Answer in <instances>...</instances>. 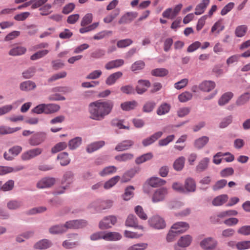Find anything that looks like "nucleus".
Listing matches in <instances>:
<instances>
[{"label": "nucleus", "instance_id": "72a5a7b5", "mask_svg": "<svg viewBox=\"0 0 250 250\" xmlns=\"http://www.w3.org/2000/svg\"><path fill=\"white\" fill-rule=\"evenodd\" d=\"M137 106L135 101H127L121 104V108L124 111H129L134 109Z\"/></svg>", "mask_w": 250, "mask_h": 250}, {"label": "nucleus", "instance_id": "f8f14e48", "mask_svg": "<svg viewBox=\"0 0 250 250\" xmlns=\"http://www.w3.org/2000/svg\"><path fill=\"white\" fill-rule=\"evenodd\" d=\"M133 141L131 140H125L118 143L115 149L117 151H123L130 149L134 145Z\"/></svg>", "mask_w": 250, "mask_h": 250}, {"label": "nucleus", "instance_id": "2f4dec72", "mask_svg": "<svg viewBox=\"0 0 250 250\" xmlns=\"http://www.w3.org/2000/svg\"><path fill=\"white\" fill-rule=\"evenodd\" d=\"M52 245V244L50 240L44 239L36 243L34 248L37 249L43 250L50 248Z\"/></svg>", "mask_w": 250, "mask_h": 250}, {"label": "nucleus", "instance_id": "69168bd1", "mask_svg": "<svg viewBox=\"0 0 250 250\" xmlns=\"http://www.w3.org/2000/svg\"><path fill=\"white\" fill-rule=\"evenodd\" d=\"M66 75L67 73L65 71H62L57 74H55L48 79V82L52 83L58 79L63 78L66 77Z\"/></svg>", "mask_w": 250, "mask_h": 250}, {"label": "nucleus", "instance_id": "3c124183", "mask_svg": "<svg viewBox=\"0 0 250 250\" xmlns=\"http://www.w3.org/2000/svg\"><path fill=\"white\" fill-rule=\"evenodd\" d=\"M120 12V11L119 8L116 9L111 14L107 15L104 19V21L106 23H110L119 15Z\"/></svg>", "mask_w": 250, "mask_h": 250}, {"label": "nucleus", "instance_id": "7ed1b4c3", "mask_svg": "<svg viewBox=\"0 0 250 250\" xmlns=\"http://www.w3.org/2000/svg\"><path fill=\"white\" fill-rule=\"evenodd\" d=\"M46 138V134L43 132H35L28 139V142L31 146H35L41 145Z\"/></svg>", "mask_w": 250, "mask_h": 250}, {"label": "nucleus", "instance_id": "bf43d9fd", "mask_svg": "<svg viewBox=\"0 0 250 250\" xmlns=\"http://www.w3.org/2000/svg\"><path fill=\"white\" fill-rule=\"evenodd\" d=\"M156 106L154 102L149 101L146 102L143 106V111L144 112L149 113L153 111Z\"/></svg>", "mask_w": 250, "mask_h": 250}, {"label": "nucleus", "instance_id": "1a4fd4ad", "mask_svg": "<svg viewBox=\"0 0 250 250\" xmlns=\"http://www.w3.org/2000/svg\"><path fill=\"white\" fill-rule=\"evenodd\" d=\"M122 235L118 232L104 231L103 239L107 241H116L122 239Z\"/></svg>", "mask_w": 250, "mask_h": 250}, {"label": "nucleus", "instance_id": "c03bdc74", "mask_svg": "<svg viewBox=\"0 0 250 250\" xmlns=\"http://www.w3.org/2000/svg\"><path fill=\"white\" fill-rule=\"evenodd\" d=\"M22 205L21 201L13 200L7 203V207L10 210H16L20 208Z\"/></svg>", "mask_w": 250, "mask_h": 250}, {"label": "nucleus", "instance_id": "603ef678", "mask_svg": "<svg viewBox=\"0 0 250 250\" xmlns=\"http://www.w3.org/2000/svg\"><path fill=\"white\" fill-rule=\"evenodd\" d=\"M134 211L138 216L141 219L146 220L147 219V216L145 212L142 207L141 206H137L135 207Z\"/></svg>", "mask_w": 250, "mask_h": 250}, {"label": "nucleus", "instance_id": "e2e57ef3", "mask_svg": "<svg viewBox=\"0 0 250 250\" xmlns=\"http://www.w3.org/2000/svg\"><path fill=\"white\" fill-rule=\"evenodd\" d=\"M148 244L146 243H137L129 247L127 250H145Z\"/></svg>", "mask_w": 250, "mask_h": 250}, {"label": "nucleus", "instance_id": "c85d7f7f", "mask_svg": "<svg viewBox=\"0 0 250 250\" xmlns=\"http://www.w3.org/2000/svg\"><path fill=\"white\" fill-rule=\"evenodd\" d=\"M209 138L204 136L199 138L194 141V146L195 148L200 149L204 147L208 142Z\"/></svg>", "mask_w": 250, "mask_h": 250}, {"label": "nucleus", "instance_id": "dca6fc26", "mask_svg": "<svg viewBox=\"0 0 250 250\" xmlns=\"http://www.w3.org/2000/svg\"><path fill=\"white\" fill-rule=\"evenodd\" d=\"M163 134V132L162 131L155 132L150 136L144 139L142 141V144L144 146H149L160 138L162 136Z\"/></svg>", "mask_w": 250, "mask_h": 250}, {"label": "nucleus", "instance_id": "9d476101", "mask_svg": "<svg viewBox=\"0 0 250 250\" xmlns=\"http://www.w3.org/2000/svg\"><path fill=\"white\" fill-rule=\"evenodd\" d=\"M36 87V83L30 80L22 82L19 85L20 89L24 92H29L34 90Z\"/></svg>", "mask_w": 250, "mask_h": 250}, {"label": "nucleus", "instance_id": "5701e85b", "mask_svg": "<svg viewBox=\"0 0 250 250\" xmlns=\"http://www.w3.org/2000/svg\"><path fill=\"white\" fill-rule=\"evenodd\" d=\"M215 86V83L211 81H205L199 85V89L204 92H209Z\"/></svg>", "mask_w": 250, "mask_h": 250}, {"label": "nucleus", "instance_id": "37998d69", "mask_svg": "<svg viewBox=\"0 0 250 250\" xmlns=\"http://www.w3.org/2000/svg\"><path fill=\"white\" fill-rule=\"evenodd\" d=\"M134 188L133 186H130L126 188L124 194L123 195V198L125 201H128L131 199L134 195L133 190Z\"/></svg>", "mask_w": 250, "mask_h": 250}, {"label": "nucleus", "instance_id": "cd10ccee", "mask_svg": "<svg viewBox=\"0 0 250 250\" xmlns=\"http://www.w3.org/2000/svg\"><path fill=\"white\" fill-rule=\"evenodd\" d=\"M209 3V0H202V1L196 6L194 14L196 15L203 14Z\"/></svg>", "mask_w": 250, "mask_h": 250}, {"label": "nucleus", "instance_id": "0eeeda50", "mask_svg": "<svg viewBox=\"0 0 250 250\" xmlns=\"http://www.w3.org/2000/svg\"><path fill=\"white\" fill-rule=\"evenodd\" d=\"M149 225L156 229H163L166 226L164 219L159 216H154L148 220Z\"/></svg>", "mask_w": 250, "mask_h": 250}, {"label": "nucleus", "instance_id": "aec40b11", "mask_svg": "<svg viewBox=\"0 0 250 250\" xmlns=\"http://www.w3.org/2000/svg\"><path fill=\"white\" fill-rule=\"evenodd\" d=\"M104 145L105 142L104 141L95 142L88 145L86 150L88 153H91L102 147Z\"/></svg>", "mask_w": 250, "mask_h": 250}, {"label": "nucleus", "instance_id": "a211bd4d", "mask_svg": "<svg viewBox=\"0 0 250 250\" xmlns=\"http://www.w3.org/2000/svg\"><path fill=\"white\" fill-rule=\"evenodd\" d=\"M192 241V237L189 234L184 235L180 237L177 241V244L182 248L189 246Z\"/></svg>", "mask_w": 250, "mask_h": 250}, {"label": "nucleus", "instance_id": "9b49d317", "mask_svg": "<svg viewBox=\"0 0 250 250\" xmlns=\"http://www.w3.org/2000/svg\"><path fill=\"white\" fill-rule=\"evenodd\" d=\"M171 228L178 234L185 232L189 228L188 224L184 222H178L174 224Z\"/></svg>", "mask_w": 250, "mask_h": 250}, {"label": "nucleus", "instance_id": "774afa93", "mask_svg": "<svg viewBox=\"0 0 250 250\" xmlns=\"http://www.w3.org/2000/svg\"><path fill=\"white\" fill-rule=\"evenodd\" d=\"M105 54V51L102 49H98L91 54V57L94 59H98L104 57Z\"/></svg>", "mask_w": 250, "mask_h": 250}, {"label": "nucleus", "instance_id": "13d9d810", "mask_svg": "<svg viewBox=\"0 0 250 250\" xmlns=\"http://www.w3.org/2000/svg\"><path fill=\"white\" fill-rule=\"evenodd\" d=\"M247 29V27L245 25L238 26L235 29V34L238 37H242L245 35Z\"/></svg>", "mask_w": 250, "mask_h": 250}, {"label": "nucleus", "instance_id": "412c9836", "mask_svg": "<svg viewBox=\"0 0 250 250\" xmlns=\"http://www.w3.org/2000/svg\"><path fill=\"white\" fill-rule=\"evenodd\" d=\"M123 76V73L118 71L110 74L106 79L105 83L108 85H112Z\"/></svg>", "mask_w": 250, "mask_h": 250}, {"label": "nucleus", "instance_id": "ddd939ff", "mask_svg": "<svg viewBox=\"0 0 250 250\" xmlns=\"http://www.w3.org/2000/svg\"><path fill=\"white\" fill-rule=\"evenodd\" d=\"M150 86V83L148 80H140L138 81V85L136 87V92L139 94H142Z\"/></svg>", "mask_w": 250, "mask_h": 250}, {"label": "nucleus", "instance_id": "423d86ee", "mask_svg": "<svg viewBox=\"0 0 250 250\" xmlns=\"http://www.w3.org/2000/svg\"><path fill=\"white\" fill-rule=\"evenodd\" d=\"M167 193V189L166 188H161L155 190L152 197V202L155 203L163 201Z\"/></svg>", "mask_w": 250, "mask_h": 250}, {"label": "nucleus", "instance_id": "bb28decb", "mask_svg": "<svg viewBox=\"0 0 250 250\" xmlns=\"http://www.w3.org/2000/svg\"><path fill=\"white\" fill-rule=\"evenodd\" d=\"M74 181V174L71 171L66 172L62 180V184L68 187Z\"/></svg>", "mask_w": 250, "mask_h": 250}, {"label": "nucleus", "instance_id": "6e6552de", "mask_svg": "<svg viewBox=\"0 0 250 250\" xmlns=\"http://www.w3.org/2000/svg\"><path fill=\"white\" fill-rule=\"evenodd\" d=\"M125 225L127 227L137 228L141 230L144 229L143 226L138 225V219L137 217L133 214H129L127 216L125 222Z\"/></svg>", "mask_w": 250, "mask_h": 250}, {"label": "nucleus", "instance_id": "39448f33", "mask_svg": "<svg viewBox=\"0 0 250 250\" xmlns=\"http://www.w3.org/2000/svg\"><path fill=\"white\" fill-rule=\"evenodd\" d=\"M217 244V240L212 237H208L202 240L200 245L205 250H213L216 248Z\"/></svg>", "mask_w": 250, "mask_h": 250}, {"label": "nucleus", "instance_id": "b1692460", "mask_svg": "<svg viewBox=\"0 0 250 250\" xmlns=\"http://www.w3.org/2000/svg\"><path fill=\"white\" fill-rule=\"evenodd\" d=\"M124 64V61L123 59H117L111 61L107 62L104 66L106 70H111L115 68L119 67Z\"/></svg>", "mask_w": 250, "mask_h": 250}, {"label": "nucleus", "instance_id": "2eb2a0df", "mask_svg": "<svg viewBox=\"0 0 250 250\" xmlns=\"http://www.w3.org/2000/svg\"><path fill=\"white\" fill-rule=\"evenodd\" d=\"M55 182V179L52 177H45L42 178L37 184V186L39 188H48L53 186Z\"/></svg>", "mask_w": 250, "mask_h": 250}, {"label": "nucleus", "instance_id": "6e6d98bb", "mask_svg": "<svg viewBox=\"0 0 250 250\" xmlns=\"http://www.w3.org/2000/svg\"><path fill=\"white\" fill-rule=\"evenodd\" d=\"M36 72V68L34 67H31L24 70L22 73V77L26 79L32 78Z\"/></svg>", "mask_w": 250, "mask_h": 250}, {"label": "nucleus", "instance_id": "a18cd8bd", "mask_svg": "<svg viewBox=\"0 0 250 250\" xmlns=\"http://www.w3.org/2000/svg\"><path fill=\"white\" fill-rule=\"evenodd\" d=\"M168 71L164 68H156L151 71V74L152 76L156 77H164L167 75Z\"/></svg>", "mask_w": 250, "mask_h": 250}, {"label": "nucleus", "instance_id": "20e7f679", "mask_svg": "<svg viewBox=\"0 0 250 250\" xmlns=\"http://www.w3.org/2000/svg\"><path fill=\"white\" fill-rule=\"evenodd\" d=\"M42 151V148L40 147L31 149L23 153L21 155V158L23 161H29L39 156Z\"/></svg>", "mask_w": 250, "mask_h": 250}, {"label": "nucleus", "instance_id": "338daca9", "mask_svg": "<svg viewBox=\"0 0 250 250\" xmlns=\"http://www.w3.org/2000/svg\"><path fill=\"white\" fill-rule=\"evenodd\" d=\"M102 74L101 70H96L90 72L86 77V79L88 80H94L98 79Z\"/></svg>", "mask_w": 250, "mask_h": 250}, {"label": "nucleus", "instance_id": "4be33fe9", "mask_svg": "<svg viewBox=\"0 0 250 250\" xmlns=\"http://www.w3.org/2000/svg\"><path fill=\"white\" fill-rule=\"evenodd\" d=\"M26 52V48L22 46L15 45L9 50L8 54L12 56H21L24 54Z\"/></svg>", "mask_w": 250, "mask_h": 250}, {"label": "nucleus", "instance_id": "c9c22d12", "mask_svg": "<svg viewBox=\"0 0 250 250\" xmlns=\"http://www.w3.org/2000/svg\"><path fill=\"white\" fill-rule=\"evenodd\" d=\"M82 139L80 137H76L68 142V147L71 150H74L82 144Z\"/></svg>", "mask_w": 250, "mask_h": 250}, {"label": "nucleus", "instance_id": "680f3d73", "mask_svg": "<svg viewBox=\"0 0 250 250\" xmlns=\"http://www.w3.org/2000/svg\"><path fill=\"white\" fill-rule=\"evenodd\" d=\"M136 172L137 171L134 169H131L125 172L123 176L122 182H127L129 181L130 179L135 175Z\"/></svg>", "mask_w": 250, "mask_h": 250}, {"label": "nucleus", "instance_id": "f03ea898", "mask_svg": "<svg viewBox=\"0 0 250 250\" xmlns=\"http://www.w3.org/2000/svg\"><path fill=\"white\" fill-rule=\"evenodd\" d=\"M117 221V217L114 215L104 217L99 223V227L101 229L111 228Z\"/></svg>", "mask_w": 250, "mask_h": 250}, {"label": "nucleus", "instance_id": "6ab92c4d", "mask_svg": "<svg viewBox=\"0 0 250 250\" xmlns=\"http://www.w3.org/2000/svg\"><path fill=\"white\" fill-rule=\"evenodd\" d=\"M184 189L185 193L194 192L196 190V185L195 181L191 178H188L186 179L184 183Z\"/></svg>", "mask_w": 250, "mask_h": 250}, {"label": "nucleus", "instance_id": "4d7b16f0", "mask_svg": "<svg viewBox=\"0 0 250 250\" xmlns=\"http://www.w3.org/2000/svg\"><path fill=\"white\" fill-rule=\"evenodd\" d=\"M67 146V145L65 142L59 143L52 148L51 152L53 153H57L59 151H60L66 148Z\"/></svg>", "mask_w": 250, "mask_h": 250}, {"label": "nucleus", "instance_id": "e433bc0d", "mask_svg": "<svg viewBox=\"0 0 250 250\" xmlns=\"http://www.w3.org/2000/svg\"><path fill=\"white\" fill-rule=\"evenodd\" d=\"M20 129H21V127H20L12 128L4 125H1L0 126V135L11 134Z\"/></svg>", "mask_w": 250, "mask_h": 250}, {"label": "nucleus", "instance_id": "7c9ffc66", "mask_svg": "<svg viewBox=\"0 0 250 250\" xmlns=\"http://www.w3.org/2000/svg\"><path fill=\"white\" fill-rule=\"evenodd\" d=\"M60 108L59 105L55 104H44V113L46 114H52L57 112Z\"/></svg>", "mask_w": 250, "mask_h": 250}, {"label": "nucleus", "instance_id": "f257e3e1", "mask_svg": "<svg viewBox=\"0 0 250 250\" xmlns=\"http://www.w3.org/2000/svg\"><path fill=\"white\" fill-rule=\"evenodd\" d=\"M114 103L110 100H98L91 103L88 106L89 118L95 121H102L112 111Z\"/></svg>", "mask_w": 250, "mask_h": 250}, {"label": "nucleus", "instance_id": "864d4df0", "mask_svg": "<svg viewBox=\"0 0 250 250\" xmlns=\"http://www.w3.org/2000/svg\"><path fill=\"white\" fill-rule=\"evenodd\" d=\"M112 34V32L111 31L104 30L95 34L93 38L95 40H100L111 36Z\"/></svg>", "mask_w": 250, "mask_h": 250}, {"label": "nucleus", "instance_id": "4c0bfd02", "mask_svg": "<svg viewBox=\"0 0 250 250\" xmlns=\"http://www.w3.org/2000/svg\"><path fill=\"white\" fill-rule=\"evenodd\" d=\"M210 159L208 158L205 157L202 159L196 166V170L199 172L205 170L208 167Z\"/></svg>", "mask_w": 250, "mask_h": 250}, {"label": "nucleus", "instance_id": "8fccbe9b", "mask_svg": "<svg viewBox=\"0 0 250 250\" xmlns=\"http://www.w3.org/2000/svg\"><path fill=\"white\" fill-rule=\"evenodd\" d=\"M49 52V50L47 49L40 50L31 56L30 59L32 61L40 59L45 56Z\"/></svg>", "mask_w": 250, "mask_h": 250}, {"label": "nucleus", "instance_id": "de8ad7c7", "mask_svg": "<svg viewBox=\"0 0 250 250\" xmlns=\"http://www.w3.org/2000/svg\"><path fill=\"white\" fill-rule=\"evenodd\" d=\"M170 108V106L169 104L164 103L158 107L157 114L160 116L165 115L169 111Z\"/></svg>", "mask_w": 250, "mask_h": 250}, {"label": "nucleus", "instance_id": "052dcab7", "mask_svg": "<svg viewBox=\"0 0 250 250\" xmlns=\"http://www.w3.org/2000/svg\"><path fill=\"white\" fill-rule=\"evenodd\" d=\"M192 97V94L188 91L183 92L178 96V99L181 102H186Z\"/></svg>", "mask_w": 250, "mask_h": 250}, {"label": "nucleus", "instance_id": "49530a36", "mask_svg": "<svg viewBox=\"0 0 250 250\" xmlns=\"http://www.w3.org/2000/svg\"><path fill=\"white\" fill-rule=\"evenodd\" d=\"M117 171V167L115 166H109L104 168L102 171L99 172V175L101 176H105L113 173H114Z\"/></svg>", "mask_w": 250, "mask_h": 250}, {"label": "nucleus", "instance_id": "c756f323", "mask_svg": "<svg viewBox=\"0 0 250 250\" xmlns=\"http://www.w3.org/2000/svg\"><path fill=\"white\" fill-rule=\"evenodd\" d=\"M233 97L231 92H227L223 94L218 100V104L220 106L226 104Z\"/></svg>", "mask_w": 250, "mask_h": 250}, {"label": "nucleus", "instance_id": "a878e982", "mask_svg": "<svg viewBox=\"0 0 250 250\" xmlns=\"http://www.w3.org/2000/svg\"><path fill=\"white\" fill-rule=\"evenodd\" d=\"M166 181L159 177H151L148 180V184L152 187L156 188L165 185Z\"/></svg>", "mask_w": 250, "mask_h": 250}, {"label": "nucleus", "instance_id": "ea45409f", "mask_svg": "<svg viewBox=\"0 0 250 250\" xmlns=\"http://www.w3.org/2000/svg\"><path fill=\"white\" fill-rule=\"evenodd\" d=\"M153 154L151 152H148L144 154L139 157L136 158L135 163L137 165H140L145 162L151 160L153 158Z\"/></svg>", "mask_w": 250, "mask_h": 250}, {"label": "nucleus", "instance_id": "79ce46f5", "mask_svg": "<svg viewBox=\"0 0 250 250\" xmlns=\"http://www.w3.org/2000/svg\"><path fill=\"white\" fill-rule=\"evenodd\" d=\"M120 177L119 176H115L111 178H110L109 180L106 181L104 185V188L105 189H108L114 186H115L120 180Z\"/></svg>", "mask_w": 250, "mask_h": 250}, {"label": "nucleus", "instance_id": "09e8293b", "mask_svg": "<svg viewBox=\"0 0 250 250\" xmlns=\"http://www.w3.org/2000/svg\"><path fill=\"white\" fill-rule=\"evenodd\" d=\"M185 158L180 157L177 159L173 163V168L177 171L181 170L184 166Z\"/></svg>", "mask_w": 250, "mask_h": 250}, {"label": "nucleus", "instance_id": "58836bf2", "mask_svg": "<svg viewBox=\"0 0 250 250\" xmlns=\"http://www.w3.org/2000/svg\"><path fill=\"white\" fill-rule=\"evenodd\" d=\"M57 159L60 160V164L62 166H65L70 163V159L68 157L67 152H62L58 154Z\"/></svg>", "mask_w": 250, "mask_h": 250}, {"label": "nucleus", "instance_id": "4468645a", "mask_svg": "<svg viewBox=\"0 0 250 250\" xmlns=\"http://www.w3.org/2000/svg\"><path fill=\"white\" fill-rule=\"evenodd\" d=\"M138 16L136 12H128L124 14L119 20V23L126 24L131 22Z\"/></svg>", "mask_w": 250, "mask_h": 250}, {"label": "nucleus", "instance_id": "0e129e2a", "mask_svg": "<svg viewBox=\"0 0 250 250\" xmlns=\"http://www.w3.org/2000/svg\"><path fill=\"white\" fill-rule=\"evenodd\" d=\"M145 66V63L143 61H138L132 64L131 66V69L132 71H138L144 68Z\"/></svg>", "mask_w": 250, "mask_h": 250}, {"label": "nucleus", "instance_id": "393cba45", "mask_svg": "<svg viewBox=\"0 0 250 250\" xmlns=\"http://www.w3.org/2000/svg\"><path fill=\"white\" fill-rule=\"evenodd\" d=\"M250 100V93L249 92H246L241 94L238 97L236 101L235 104L237 106H241L248 103Z\"/></svg>", "mask_w": 250, "mask_h": 250}, {"label": "nucleus", "instance_id": "f704fd0d", "mask_svg": "<svg viewBox=\"0 0 250 250\" xmlns=\"http://www.w3.org/2000/svg\"><path fill=\"white\" fill-rule=\"evenodd\" d=\"M134 155L130 153H125L118 155L115 157V159L119 162H125L132 160Z\"/></svg>", "mask_w": 250, "mask_h": 250}, {"label": "nucleus", "instance_id": "5fc2aeb1", "mask_svg": "<svg viewBox=\"0 0 250 250\" xmlns=\"http://www.w3.org/2000/svg\"><path fill=\"white\" fill-rule=\"evenodd\" d=\"M225 28V26L222 25L221 20H219L216 22L212 26L211 32L214 33L215 31L219 34L221 31H223Z\"/></svg>", "mask_w": 250, "mask_h": 250}, {"label": "nucleus", "instance_id": "a19ab883", "mask_svg": "<svg viewBox=\"0 0 250 250\" xmlns=\"http://www.w3.org/2000/svg\"><path fill=\"white\" fill-rule=\"evenodd\" d=\"M228 199V195L226 194H222L215 198L213 200L212 203L213 205L215 206H221L226 203Z\"/></svg>", "mask_w": 250, "mask_h": 250}, {"label": "nucleus", "instance_id": "f3484780", "mask_svg": "<svg viewBox=\"0 0 250 250\" xmlns=\"http://www.w3.org/2000/svg\"><path fill=\"white\" fill-rule=\"evenodd\" d=\"M24 168L23 166H18L14 167L0 166V175H5L11 172H16Z\"/></svg>", "mask_w": 250, "mask_h": 250}, {"label": "nucleus", "instance_id": "473e14b6", "mask_svg": "<svg viewBox=\"0 0 250 250\" xmlns=\"http://www.w3.org/2000/svg\"><path fill=\"white\" fill-rule=\"evenodd\" d=\"M49 231L52 234H60L66 232V229L64 225H57L51 227Z\"/></svg>", "mask_w": 250, "mask_h": 250}]
</instances>
